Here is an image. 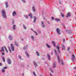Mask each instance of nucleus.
Wrapping results in <instances>:
<instances>
[{
	"label": "nucleus",
	"instance_id": "nucleus-1",
	"mask_svg": "<svg viewBox=\"0 0 76 76\" xmlns=\"http://www.w3.org/2000/svg\"><path fill=\"white\" fill-rule=\"evenodd\" d=\"M1 13L2 17L3 18H7L6 16V11L4 10H2L1 11Z\"/></svg>",
	"mask_w": 76,
	"mask_h": 76
},
{
	"label": "nucleus",
	"instance_id": "nucleus-2",
	"mask_svg": "<svg viewBox=\"0 0 76 76\" xmlns=\"http://www.w3.org/2000/svg\"><path fill=\"white\" fill-rule=\"evenodd\" d=\"M10 47L12 51H15V48L13 44L11 43V44Z\"/></svg>",
	"mask_w": 76,
	"mask_h": 76
},
{
	"label": "nucleus",
	"instance_id": "nucleus-3",
	"mask_svg": "<svg viewBox=\"0 0 76 76\" xmlns=\"http://www.w3.org/2000/svg\"><path fill=\"white\" fill-rule=\"evenodd\" d=\"M56 31L58 33V35H61V33H60V30L59 29V28H57L56 29Z\"/></svg>",
	"mask_w": 76,
	"mask_h": 76
},
{
	"label": "nucleus",
	"instance_id": "nucleus-4",
	"mask_svg": "<svg viewBox=\"0 0 76 76\" xmlns=\"http://www.w3.org/2000/svg\"><path fill=\"white\" fill-rule=\"evenodd\" d=\"M7 62H8V63L9 64H11V63H12V62H11V60H10V58H8L7 59Z\"/></svg>",
	"mask_w": 76,
	"mask_h": 76
},
{
	"label": "nucleus",
	"instance_id": "nucleus-5",
	"mask_svg": "<svg viewBox=\"0 0 76 76\" xmlns=\"http://www.w3.org/2000/svg\"><path fill=\"white\" fill-rule=\"evenodd\" d=\"M71 60L72 62H75V61H76V59L75 57H72Z\"/></svg>",
	"mask_w": 76,
	"mask_h": 76
},
{
	"label": "nucleus",
	"instance_id": "nucleus-6",
	"mask_svg": "<svg viewBox=\"0 0 76 76\" xmlns=\"http://www.w3.org/2000/svg\"><path fill=\"white\" fill-rule=\"evenodd\" d=\"M17 15V13L16 12V11H14L12 13L13 16H16Z\"/></svg>",
	"mask_w": 76,
	"mask_h": 76
},
{
	"label": "nucleus",
	"instance_id": "nucleus-7",
	"mask_svg": "<svg viewBox=\"0 0 76 76\" xmlns=\"http://www.w3.org/2000/svg\"><path fill=\"white\" fill-rule=\"evenodd\" d=\"M66 17L67 18H68V17H70L71 16V15L70 14V13L69 12L67 13L66 14Z\"/></svg>",
	"mask_w": 76,
	"mask_h": 76
},
{
	"label": "nucleus",
	"instance_id": "nucleus-8",
	"mask_svg": "<svg viewBox=\"0 0 76 76\" xmlns=\"http://www.w3.org/2000/svg\"><path fill=\"white\" fill-rule=\"evenodd\" d=\"M42 28H45V25H44V21H42Z\"/></svg>",
	"mask_w": 76,
	"mask_h": 76
},
{
	"label": "nucleus",
	"instance_id": "nucleus-9",
	"mask_svg": "<svg viewBox=\"0 0 76 76\" xmlns=\"http://www.w3.org/2000/svg\"><path fill=\"white\" fill-rule=\"evenodd\" d=\"M9 38L10 40V41H12V40L13 39V38L12 37V36L10 35L9 37Z\"/></svg>",
	"mask_w": 76,
	"mask_h": 76
},
{
	"label": "nucleus",
	"instance_id": "nucleus-10",
	"mask_svg": "<svg viewBox=\"0 0 76 76\" xmlns=\"http://www.w3.org/2000/svg\"><path fill=\"white\" fill-rule=\"evenodd\" d=\"M33 64L35 66V67H37L38 66V65L37 64V63L35 62V61H34Z\"/></svg>",
	"mask_w": 76,
	"mask_h": 76
},
{
	"label": "nucleus",
	"instance_id": "nucleus-11",
	"mask_svg": "<svg viewBox=\"0 0 76 76\" xmlns=\"http://www.w3.org/2000/svg\"><path fill=\"white\" fill-rule=\"evenodd\" d=\"M36 20H37V17L35 16H34V20L33 21L34 23H35Z\"/></svg>",
	"mask_w": 76,
	"mask_h": 76
},
{
	"label": "nucleus",
	"instance_id": "nucleus-12",
	"mask_svg": "<svg viewBox=\"0 0 76 76\" xmlns=\"http://www.w3.org/2000/svg\"><path fill=\"white\" fill-rule=\"evenodd\" d=\"M57 64V63L56 62H55L53 63V67L54 68H55V67H56V66H57V64Z\"/></svg>",
	"mask_w": 76,
	"mask_h": 76
},
{
	"label": "nucleus",
	"instance_id": "nucleus-13",
	"mask_svg": "<svg viewBox=\"0 0 76 76\" xmlns=\"http://www.w3.org/2000/svg\"><path fill=\"white\" fill-rule=\"evenodd\" d=\"M14 44L17 47H18L19 46V44H18V43L16 41L15 42Z\"/></svg>",
	"mask_w": 76,
	"mask_h": 76
},
{
	"label": "nucleus",
	"instance_id": "nucleus-14",
	"mask_svg": "<svg viewBox=\"0 0 76 76\" xmlns=\"http://www.w3.org/2000/svg\"><path fill=\"white\" fill-rule=\"evenodd\" d=\"M33 11L34 12H35V7L34 6H33L32 8Z\"/></svg>",
	"mask_w": 76,
	"mask_h": 76
},
{
	"label": "nucleus",
	"instance_id": "nucleus-15",
	"mask_svg": "<svg viewBox=\"0 0 76 76\" xmlns=\"http://www.w3.org/2000/svg\"><path fill=\"white\" fill-rule=\"evenodd\" d=\"M31 38L34 41H35V37H34L33 36H31Z\"/></svg>",
	"mask_w": 76,
	"mask_h": 76
},
{
	"label": "nucleus",
	"instance_id": "nucleus-16",
	"mask_svg": "<svg viewBox=\"0 0 76 76\" xmlns=\"http://www.w3.org/2000/svg\"><path fill=\"white\" fill-rule=\"evenodd\" d=\"M62 48L63 50H65V46L64 45H62Z\"/></svg>",
	"mask_w": 76,
	"mask_h": 76
},
{
	"label": "nucleus",
	"instance_id": "nucleus-17",
	"mask_svg": "<svg viewBox=\"0 0 76 76\" xmlns=\"http://www.w3.org/2000/svg\"><path fill=\"white\" fill-rule=\"evenodd\" d=\"M12 28L13 30H15L16 29V25H14Z\"/></svg>",
	"mask_w": 76,
	"mask_h": 76
},
{
	"label": "nucleus",
	"instance_id": "nucleus-18",
	"mask_svg": "<svg viewBox=\"0 0 76 76\" xmlns=\"http://www.w3.org/2000/svg\"><path fill=\"white\" fill-rule=\"evenodd\" d=\"M52 44H53V45L54 47H55L56 46V43H55V42H54V41H52Z\"/></svg>",
	"mask_w": 76,
	"mask_h": 76
},
{
	"label": "nucleus",
	"instance_id": "nucleus-19",
	"mask_svg": "<svg viewBox=\"0 0 76 76\" xmlns=\"http://www.w3.org/2000/svg\"><path fill=\"white\" fill-rule=\"evenodd\" d=\"M5 4L6 6V8H7V7L9 6V5H8V4L7 3V2H6L5 3Z\"/></svg>",
	"mask_w": 76,
	"mask_h": 76
},
{
	"label": "nucleus",
	"instance_id": "nucleus-20",
	"mask_svg": "<svg viewBox=\"0 0 76 76\" xmlns=\"http://www.w3.org/2000/svg\"><path fill=\"white\" fill-rule=\"evenodd\" d=\"M27 47H28V45H26V46H24L23 48V50H26L27 49Z\"/></svg>",
	"mask_w": 76,
	"mask_h": 76
},
{
	"label": "nucleus",
	"instance_id": "nucleus-21",
	"mask_svg": "<svg viewBox=\"0 0 76 76\" xmlns=\"http://www.w3.org/2000/svg\"><path fill=\"white\" fill-rule=\"evenodd\" d=\"M57 59L58 61V62L60 63V57H58L57 58Z\"/></svg>",
	"mask_w": 76,
	"mask_h": 76
},
{
	"label": "nucleus",
	"instance_id": "nucleus-22",
	"mask_svg": "<svg viewBox=\"0 0 76 76\" xmlns=\"http://www.w3.org/2000/svg\"><path fill=\"white\" fill-rule=\"evenodd\" d=\"M54 51L55 52V54H56V55H57V51L56 50V49H54Z\"/></svg>",
	"mask_w": 76,
	"mask_h": 76
},
{
	"label": "nucleus",
	"instance_id": "nucleus-23",
	"mask_svg": "<svg viewBox=\"0 0 76 76\" xmlns=\"http://www.w3.org/2000/svg\"><path fill=\"white\" fill-rule=\"evenodd\" d=\"M36 53L37 56H39V53H38V51L36 52Z\"/></svg>",
	"mask_w": 76,
	"mask_h": 76
},
{
	"label": "nucleus",
	"instance_id": "nucleus-24",
	"mask_svg": "<svg viewBox=\"0 0 76 76\" xmlns=\"http://www.w3.org/2000/svg\"><path fill=\"white\" fill-rule=\"evenodd\" d=\"M66 32H68V34H72V33H71V31H69V30H66Z\"/></svg>",
	"mask_w": 76,
	"mask_h": 76
},
{
	"label": "nucleus",
	"instance_id": "nucleus-25",
	"mask_svg": "<svg viewBox=\"0 0 76 76\" xmlns=\"http://www.w3.org/2000/svg\"><path fill=\"white\" fill-rule=\"evenodd\" d=\"M25 54H26V55L27 57H29V54H28V52L27 51H26L25 52Z\"/></svg>",
	"mask_w": 76,
	"mask_h": 76
},
{
	"label": "nucleus",
	"instance_id": "nucleus-26",
	"mask_svg": "<svg viewBox=\"0 0 76 76\" xmlns=\"http://www.w3.org/2000/svg\"><path fill=\"white\" fill-rule=\"evenodd\" d=\"M24 16L26 18V19H28V16L26 15H24Z\"/></svg>",
	"mask_w": 76,
	"mask_h": 76
},
{
	"label": "nucleus",
	"instance_id": "nucleus-27",
	"mask_svg": "<svg viewBox=\"0 0 76 76\" xmlns=\"http://www.w3.org/2000/svg\"><path fill=\"white\" fill-rule=\"evenodd\" d=\"M61 64H62V65H63V64H64V63H63V60H61Z\"/></svg>",
	"mask_w": 76,
	"mask_h": 76
},
{
	"label": "nucleus",
	"instance_id": "nucleus-28",
	"mask_svg": "<svg viewBox=\"0 0 76 76\" xmlns=\"http://www.w3.org/2000/svg\"><path fill=\"white\" fill-rule=\"evenodd\" d=\"M55 20L56 21H60V19H57V18H55Z\"/></svg>",
	"mask_w": 76,
	"mask_h": 76
},
{
	"label": "nucleus",
	"instance_id": "nucleus-29",
	"mask_svg": "<svg viewBox=\"0 0 76 76\" xmlns=\"http://www.w3.org/2000/svg\"><path fill=\"white\" fill-rule=\"evenodd\" d=\"M2 73H4V72H5V71L4 70V68L2 69Z\"/></svg>",
	"mask_w": 76,
	"mask_h": 76
},
{
	"label": "nucleus",
	"instance_id": "nucleus-30",
	"mask_svg": "<svg viewBox=\"0 0 76 76\" xmlns=\"http://www.w3.org/2000/svg\"><path fill=\"white\" fill-rule=\"evenodd\" d=\"M61 16L63 17V18H64V15L62 13V12L61 13Z\"/></svg>",
	"mask_w": 76,
	"mask_h": 76
},
{
	"label": "nucleus",
	"instance_id": "nucleus-31",
	"mask_svg": "<svg viewBox=\"0 0 76 76\" xmlns=\"http://www.w3.org/2000/svg\"><path fill=\"white\" fill-rule=\"evenodd\" d=\"M46 45L48 48H51V46L48 44H46Z\"/></svg>",
	"mask_w": 76,
	"mask_h": 76
},
{
	"label": "nucleus",
	"instance_id": "nucleus-32",
	"mask_svg": "<svg viewBox=\"0 0 76 76\" xmlns=\"http://www.w3.org/2000/svg\"><path fill=\"white\" fill-rule=\"evenodd\" d=\"M1 49L2 50L3 52H4V48L3 47L1 48Z\"/></svg>",
	"mask_w": 76,
	"mask_h": 76
},
{
	"label": "nucleus",
	"instance_id": "nucleus-33",
	"mask_svg": "<svg viewBox=\"0 0 76 76\" xmlns=\"http://www.w3.org/2000/svg\"><path fill=\"white\" fill-rule=\"evenodd\" d=\"M33 73L34 76H37V75H36V74H35V72L33 71Z\"/></svg>",
	"mask_w": 76,
	"mask_h": 76
},
{
	"label": "nucleus",
	"instance_id": "nucleus-34",
	"mask_svg": "<svg viewBox=\"0 0 76 76\" xmlns=\"http://www.w3.org/2000/svg\"><path fill=\"white\" fill-rule=\"evenodd\" d=\"M3 69H7V67L6 66H5L3 67Z\"/></svg>",
	"mask_w": 76,
	"mask_h": 76
},
{
	"label": "nucleus",
	"instance_id": "nucleus-35",
	"mask_svg": "<svg viewBox=\"0 0 76 76\" xmlns=\"http://www.w3.org/2000/svg\"><path fill=\"white\" fill-rule=\"evenodd\" d=\"M2 59H3V61H4V62H5V59L3 57Z\"/></svg>",
	"mask_w": 76,
	"mask_h": 76
},
{
	"label": "nucleus",
	"instance_id": "nucleus-36",
	"mask_svg": "<svg viewBox=\"0 0 76 76\" xmlns=\"http://www.w3.org/2000/svg\"><path fill=\"white\" fill-rule=\"evenodd\" d=\"M23 26L24 29H26V27H25V25H23Z\"/></svg>",
	"mask_w": 76,
	"mask_h": 76
},
{
	"label": "nucleus",
	"instance_id": "nucleus-37",
	"mask_svg": "<svg viewBox=\"0 0 76 76\" xmlns=\"http://www.w3.org/2000/svg\"><path fill=\"white\" fill-rule=\"evenodd\" d=\"M56 48H57L58 50H59V49H60V47L58 46H57L56 47Z\"/></svg>",
	"mask_w": 76,
	"mask_h": 76
},
{
	"label": "nucleus",
	"instance_id": "nucleus-38",
	"mask_svg": "<svg viewBox=\"0 0 76 76\" xmlns=\"http://www.w3.org/2000/svg\"><path fill=\"white\" fill-rule=\"evenodd\" d=\"M33 31L34 32V33H35V34H36L37 35H38V34H37V32H36L34 31Z\"/></svg>",
	"mask_w": 76,
	"mask_h": 76
},
{
	"label": "nucleus",
	"instance_id": "nucleus-39",
	"mask_svg": "<svg viewBox=\"0 0 76 76\" xmlns=\"http://www.w3.org/2000/svg\"><path fill=\"white\" fill-rule=\"evenodd\" d=\"M48 59L49 60H51V57H48Z\"/></svg>",
	"mask_w": 76,
	"mask_h": 76
},
{
	"label": "nucleus",
	"instance_id": "nucleus-40",
	"mask_svg": "<svg viewBox=\"0 0 76 76\" xmlns=\"http://www.w3.org/2000/svg\"><path fill=\"white\" fill-rule=\"evenodd\" d=\"M20 65L21 66H22L23 67V66H24V64H21Z\"/></svg>",
	"mask_w": 76,
	"mask_h": 76
},
{
	"label": "nucleus",
	"instance_id": "nucleus-41",
	"mask_svg": "<svg viewBox=\"0 0 76 76\" xmlns=\"http://www.w3.org/2000/svg\"><path fill=\"white\" fill-rule=\"evenodd\" d=\"M47 57H50V55H49V54H48Z\"/></svg>",
	"mask_w": 76,
	"mask_h": 76
},
{
	"label": "nucleus",
	"instance_id": "nucleus-42",
	"mask_svg": "<svg viewBox=\"0 0 76 76\" xmlns=\"http://www.w3.org/2000/svg\"><path fill=\"white\" fill-rule=\"evenodd\" d=\"M70 47H68V49H67L68 51H69V50H70Z\"/></svg>",
	"mask_w": 76,
	"mask_h": 76
},
{
	"label": "nucleus",
	"instance_id": "nucleus-43",
	"mask_svg": "<svg viewBox=\"0 0 76 76\" xmlns=\"http://www.w3.org/2000/svg\"><path fill=\"white\" fill-rule=\"evenodd\" d=\"M30 19H32V15H31L30 16Z\"/></svg>",
	"mask_w": 76,
	"mask_h": 76
},
{
	"label": "nucleus",
	"instance_id": "nucleus-44",
	"mask_svg": "<svg viewBox=\"0 0 76 76\" xmlns=\"http://www.w3.org/2000/svg\"><path fill=\"white\" fill-rule=\"evenodd\" d=\"M19 58L20 59V60H23V59L21 57H19Z\"/></svg>",
	"mask_w": 76,
	"mask_h": 76
},
{
	"label": "nucleus",
	"instance_id": "nucleus-45",
	"mask_svg": "<svg viewBox=\"0 0 76 76\" xmlns=\"http://www.w3.org/2000/svg\"><path fill=\"white\" fill-rule=\"evenodd\" d=\"M22 1H23V2L24 3H25V0H22Z\"/></svg>",
	"mask_w": 76,
	"mask_h": 76
},
{
	"label": "nucleus",
	"instance_id": "nucleus-46",
	"mask_svg": "<svg viewBox=\"0 0 76 76\" xmlns=\"http://www.w3.org/2000/svg\"><path fill=\"white\" fill-rule=\"evenodd\" d=\"M59 3L61 4V1H59Z\"/></svg>",
	"mask_w": 76,
	"mask_h": 76
},
{
	"label": "nucleus",
	"instance_id": "nucleus-47",
	"mask_svg": "<svg viewBox=\"0 0 76 76\" xmlns=\"http://www.w3.org/2000/svg\"><path fill=\"white\" fill-rule=\"evenodd\" d=\"M2 56H3V55H4V52H3L2 53Z\"/></svg>",
	"mask_w": 76,
	"mask_h": 76
},
{
	"label": "nucleus",
	"instance_id": "nucleus-48",
	"mask_svg": "<svg viewBox=\"0 0 76 76\" xmlns=\"http://www.w3.org/2000/svg\"><path fill=\"white\" fill-rule=\"evenodd\" d=\"M72 57H75V55H72Z\"/></svg>",
	"mask_w": 76,
	"mask_h": 76
},
{
	"label": "nucleus",
	"instance_id": "nucleus-49",
	"mask_svg": "<svg viewBox=\"0 0 76 76\" xmlns=\"http://www.w3.org/2000/svg\"><path fill=\"white\" fill-rule=\"evenodd\" d=\"M0 66H2V64L0 62Z\"/></svg>",
	"mask_w": 76,
	"mask_h": 76
},
{
	"label": "nucleus",
	"instance_id": "nucleus-50",
	"mask_svg": "<svg viewBox=\"0 0 76 76\" xmlns=\"http://www.w3.org/2000/svg\"><path fill=\"white\" fill-rule=\"evenodd\" d=\"M58 53H60V50H58Z\"/></svg>",
	"mask_w": 76,
	"mask_h": 76
},
{
	"label": "nucleus",
	"instance_id": "nucleus-51",
	"mask_svg": "<svg viewBox=\"0 0 76 76\" xmlns=\"http://www.w3.org/2000/svg\"><path fill=\"white\" fill-rule=\"evenodd\" d=\"M63 41L64 42H65V39H63Z\"/></svg>",
	"mask_w": 76,
	"mask_h": 76
},
{
	"label": "nucleus",
	"instance_id": "nucleus-52",
	"mask_svg": "<svg viewBox=\"0 0 76 76\" xmlns=\"http://www.w3.org/2000/svg\"><path fill=\"white\" fill-rule=\"evenodd\" d=\"M4 49H5V50H7V49L6 48V47L4 46Z\"/></svg>",
	"mask_w": 76,
	"mask_h": 76
},
{
	"label": "nucleus",
	"instance_id": "nucleus-53",
	"mask_svg": "<svg viewBox=\"0 0 76 76\" xmlns=\"http://www.w3.org/2000/svg\"><path fill=\"white\" fill-rule=\"evenodd\" d=\"M9 51H10V53H12V51H11V50H10V49H9Z\"/></svg>",
	"mask_w": 76,
	"mask_h": 76
},
{
	"label": "nucleus",
	"instance_id": "nucleus-54",
	"mask_svg": "<svg viewBox=\"0 0 76 76\" xmlns=\"http://www.w3.org/2000/svg\"><path fill=\"white\" fill-rule=\"evenodd\" d=\"M51 18L52 19V20H54V17H52Z\"/></svg>",
	"mask_w": 76,
	"mask_h": 76
},
{
	"label": "nucleus",
	"instance_id": "nucleus-55",
	"mask_svg": "<svg viewBox=\"0 0 76 76\" xmlns=\"http://www.w3.org/2000/svg\"><path fill=\"white\" fill-rule=\"evenodd\" d=\"M30 15H28L29 16H30L31 15V13H30Z\"/></svg>",
	"mask_w": 76,
	"mask_h": 76
},
{
	"label": "nucleus",
	"instance_id": "nucleus-56",
	"mask_svg": "<svg viewBox=\"0 0 76 76\" xmlns=\"http://www.w3.org/2000/svg\"><path fill=\"white\" fill-rule=\"evenodd\" d=\"M50 71H52V69H51V68H50Z\"/></svg>",
	"mask_w": 76,
	"mask_h": 76
},
{
	"label": "nucleus",
	"instance_id": "nucleus-57",
	"mask_svg": "<svg viewBox=\"0 0 76 76\" xmlns=\"http://www.w3.org/2000/svg\"><path fill=\"white\" fill-rule=\"evenodd\" d=\"M50 76H53V75H51V73H50Z\"/></svg>",
	"mask_w": 76,
	"mask_h": 76
},
{
	"label": "nucleus",
	"instance_id": "nucleus-58",
	"mask_svg": "<svg viewBox=\"0 0 76 76\" xmlns=\"http://www.w3.org/2000/svg\"><path fill=\"white\" fill-rule=\"evenodd\" d=\"M18 57H21V56H20V55H18Z\"/></svg>",
	"mask_w": 76,
	"mask_h": 76
},
{
	"label": "nucleus",
	"instance_id": "nucleus-59",
	"mask_svg": "<svg viewBox=\"0 0 76 76\" xmlns=\"http://www.w3.org/2000/svg\"><path fill=\"white\" fill-rule=\"evenodd\" d=\"M8 48H9V49H10V47L9 46L8 47Z\"/></svg>",
	"mask_w": 76,
	"mask_h": 76
},
{
	"label": "nucleus",
	"instance_id": "nucleus-60",
	"mask_svg": "<svg viewBox=\"0 0 76 76\" xmlns=\"http://www.w3.org/2000/svg\"><path fill=\"white\" fill-rule=\"evenodd\" d=\"M53 52H52L51 53V55H53Z\"/></svg>",
	"mask_w": 76,
	"mask_h": 76
},
{
	"label": "nucleus",
	"instance_id": "nucleus-61",
	"mask_svg": "<svg viewBox=\"0 0 76 76\" xmlns=\"http://www.w3.org/2000/svg\"><path fill=\"white\" fill-rule=\"evenodd\" d=\"M74 69H75V70H76V67H74Z\"/></svg>",
	"mask_w": 76,
	"mask_h": 76
},
{
	"label": "nucleus",
	"instance_id": "nucleus-62",
	"mask_svg": "<svg viewBox=\"0 0 76 76\" xmlns=\"http://www.w3.org/2000/svg\"><path fill=\"white\" fill-rule=\"evenodd\" d=\"M42 60H45V58H42Z\"/></svg>",
	"mask_w": 76,
	"mask_h": 76
},
{
	"label": "nucleus",
	"instance_id": "nucleus-63",
	"mask_svg": "<svg viewBox=\"0 0 76 76\" xmlns=\"http://www.w3.org/2000/svg\"><path fill=\"white\" fill-rule=\"evenodd\" d=\"M51 72H52L53 73H54V71H51Z\"/></svg>",
	"mask_w": 76,
	"mask_h": 76
},
{
	"label": "nucleus",
	"instance_id": "nucleus-64",
	"mask_svg": "<svg viewBox=\"0 0 76 76\" xmlns=\"http://www.w3.org/2000/svg\"><path fill=\"white\" fill-rule=\"evenodd\" d=\"M12 24H14V21H12Z\"/></svg>",
	"mask_w": 76,
	"mask_h": 76
}]
</instances>
